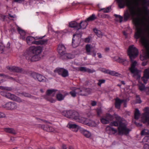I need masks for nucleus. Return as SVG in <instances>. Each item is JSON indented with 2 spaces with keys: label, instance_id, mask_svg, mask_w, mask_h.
I'll use <instances>...</instances> for the list:
<instances>
[{
  "label": "nucleus",
  "instance_id": "nucleus-4",
  "mask_svg": "<svg viewBox=\"0 0 149 149\" xmlns=\"http://www.w3.org/2000/svg\"><path fill=\"white\" fill-rule=\"evenodd\" d=\"M45 36L42 37H33L31 36H28L26 38V41L27 43L29 45L32 44H35L37 45H43L46 44L47 43V40H39L38 41H36L37 39H41Z\"/></svg>",
  "mask_w": 149,
  "mask_h": 149
},
{
  "label": "nucleus",
  "instance_id": "nucleus-55",
  "mask_svg": "<svg viewBox=\"0 0 149 149\" xmlns=\"http://www.w3.org/2000/svg\"><path fill=\"white\" fill-rule=\"evenodd\" d=\"M143 148L144 149H149V145L147 144H145Z\"/></svg>",
  "mask_w": 149,
  "mask_h": 149
},
{
  "label": "nucleus",
  "instance_id": "nucleus-49",
  "mask_svg": "<svg viewBox=\"0 0 149 149\" xmlns=\"http://www.w3.org/2000/svg\"><path fill=\"white\" fill-rule=\"evenodd\" d=\"M111 7H108L106 8H104V13H107L109 12L110 10L111 9Z\"/></svg>",
  "mask_w": 149,
  "mask_h": 149
},
{
  "label": "nucleus",
  "instance_id": "nucleus-16",
  "mask_svg": "<svg viewBox=\"0 0 149 149\" xmlns=\"http://www.w3.org/2000/svg\"><path fill=\"white\" fill-rule=\"evenodd\" d=\"M8 95L7 98L13 101H16L19 102H21V99L19 97H18L15 95L9 93H8Z\"/></svg>",
  "mask_w": 149,
  "mask_h": 149
},
{
  "label": "nucleus",
  "instance_id": "nucleus-8",
  "mask_svg": "<svg viewBox=\"0 0 149 149\" xmlns=\"http://www.w3.org/2000/svg\"><path fill=\"white\" fill-rule=\"evenodd\" d=\"M54 72L58 73L59 75L64 77H68L69 75L68 71L63 68H56L54 70Z\"/></svg>",
  "mask_w": 149,
  "mask_h": 149
},
{
  "label": "nucleus",
  "instance_id": "nucleus-3",
  "mask_svg": "<svg viewBox=\"0 0 149 149\" xmlns=\"http://www.w3.org/2000/svg\"><path fill=\"white\" fill-rule=\"evenodd\" d=\"M127 54L130 59L131 64V67L129 68V70L132 73H134L138 70L135 68L137 62L136 61H133L138 55L139 52L138 49L134 45L130 46L128 48Z\"/></svg>",
  "mask_w": 149,
  "mask_h": 149
},
{
  "label": "nucleus",
  "instance_id": "nucleus-45",
  "mask_svg": "<svg viewBox=\"0 0 149 149\" xmlns=\"http://www.w3.org/2000/svg\"><path fill=\"white\" fill-rule=\"evenodd\" d=\"M105 81V80L104 79H100L98 80L97 85L99 86H101V84L102 83H104Z\"/></svg>",
  "mask_w": 149,
  "mask_h": 149
},
{
  "label": "nucleus",
  "instance_id": "nucleus-42",
  "mask_svg": "<svg viewBox=\"0 0 149 149\" xmlns=\"http://www.w3.org/2000/svg\"><path fill=\"white\" fill-rule=\"evenodd\" d=\"M110 125L111 126L117 127L118 126V123L117 121H113L110 123Z\"/></svg>",
  "mask_w": 149,
  "mask_h": 149
},
{
  "label": "nucleus",
  "instance_id": "nucleus-52",
  "mask_svg": "<svg viewBox=\"0 0 149 149\" xmlns=\"http://www.w3.org/2000/svg\"><path fill=\"white\" fill-rule=\"evenodd\" d=\"M136 102L137 103H141V101L140 100V98L139 95H136Z\"/></svg>",
  "mask_w": 149,
  "mask_h": 149
},
{
  "label": "nucleus",
  "instance_id": "nucleus-40",
  "mask_svg": "<svg viewBox=\"0 0 149 149\" xmlns=\"http://www.w3.org/2000/svg\"><path fill=\"white\" fill-rule=\"evenodd\" d=\"M69 127L70 128L74 129L79 127V126L76 124H68Z\"/></svg>",
  "mask_w": 149,
  "mask_h": 149
},
{
  "label": "nucleus",
  "instance_id": "nucleus-56",
  "mask_svg": "<svg viewBox=\"0 0 149 149\" xmlns=\"http://www.w3.org/2000/svg\"><path fill=\"white\" fill-rule=\"evenodd\" d=\"M5 114L3 113L0 112V118H3L5 117Z\"/></svg>",
  "mask_w": 149,
  "mask_h": 149
},
{
  "label": "nucleus",
  "instance_id": "nucleus-27",
  "mask_svg": "<svg viewBox=\"0 0 149 149\" xmlns=\"http://www.w3.org/2000/svg\"><path fill=\"white\" fill-rule=\"evenodd\" d=\"M81 133L85 137L87 138H89L91 136V134L88 131L82 129L81 130Z\"/></svg>",
  "mask_w": 149,
  "mask_h": 149
},
{
  "label": "nucleus",
  "instance_id": "nucleus-44",
  "mask_svg": "<svg viewBox=\"0 0 149 149\" xmlns=\"http://www.w3.org/2000/svg\"><path fill=\"white\" fill-rule=\"evenodd\" d=\"M54 130V129L51 127L47 126L46 129H45V131L48 132H52Z\"/></svg>",
  "mask_w": 149,
  "mask_h": 149
},
{
  "label": "nucleus",
  "instance_id": "nucleus-32",
  "mask_svg": "<svg viewBox=\"0 0 149 149\" xmlns=\"http://www.w3.org/2000/svg\"><path fill=\"white\" fill-rule=\"evenodd\" d=\"M96 19L97 17L95 16L94 14H93L91 16L87 18L86 20L87 21L89 22L90 21H93Z\"/></svg>",
  "mask_w": 149,
  "mask_h": 149
},
{
  "label": "nucleus",
  "instance_id": "nucleus-28",
  "mask_svg": "<svg viewBox=\"0 0 149 149\" xmlns=\"http://www.w3.org/2000/svg\"><path fill=\"white\" fill-rule=\"evenodd\" d=\"M4 130L6 132L14 134H16V132L13 129L10 128H5Z\"/></svg>",
  "mask_w": 149,
  "mask_h": 149
},
{
  "label": "nucleus",
  "instance_id": "nucleus-31",
  "mask_svg": "<svg viewBox=\"0 0 149 149\" xmlns=\"http://www.w3.org/2000/svg\"><path fill=\"white\" fill-rule=\"evenodd\" d=\"M140 115V113L138 109H136L134 113V118L138 120L139 119Z\"/></svg>",
  "mask_w": 149,
  "mask_h": 149
},
{
  "label": "nucleus",
  "instance_id": "nucleus-9",
  "mask_svg": "<svg viewBox=\"0 0 149 149\" xmlns=\"http://www.w3.org/2000/svg\"><path fill=\"white\" fill-rule=\"evenodd\" d=\"M57 90L54 89H49L47 90L46 92V95L47 96V97H46V99L48 100L51 103H53L55 102V101L52 98H49L48 97L51 95L52 96H54L55 95V93Z\"/></svg>",
  "mask_w": 149,
  "mask_h": 149
},
{
  "label": "nucleus",
  "instance_id": "nucleus-59",
  "mask_svg": "<svg viewBox=\"0 0 149 149\" xmlns=\"http://www.w3.org/2000/svg\"><path fill=\"white\" fill-rule=\"evenodd\" d=\"M90 38H87L85 39V42H89L90 41Z\"/></svg>",
  "mask_w": 149,
  "mask_h": 149
},
{
  "label": "nucleus",
  "instance_id": "nucleus-10",
  "mask_svg": "<svg viewBox=\"0 0 149 149\" xmlns=\"http://www.w3.org/2000/svg\"><path fill=\"white\" fill-rule=\"evenodd\" d=\"M3 107L7 109L13 110L17 107L16 104L14 102H9L3 105Z\"/></svg>",
  "mask_w": 149,
  "mask_h": 149
},
{
  "label": "nucleus",
  "instance_id": "nucleus-63",
  "mask_svg": "<svg viewBox=\"0 0 149 149\" xmlns=\"http://www.w3.org/2000/svg\"><path fill=\"white\" fill-rule=\"evenodd\" d=\"M109 70H104L103 72L105 73H107L109 74Z\"/></svg>",
  "mask_w": 149,
  "mask_h": 149
},
{
  "label": "nucleus",
  "instance_id": "nucleus-7",
  "mask_svg": "<svg viewBox=\"0 0 149 149\" xmlns=\"http://www.w3.org/2000/svg\"><path fill=\"white\" fill-rule=\"evenodd\" d=\"M80 35L76 33L73 35L72 45L73 47H77L80 43Z\"/></svg>",
  "mask_w": 149,
  "mask_h": 149
},
{
  "label": "nucleus",
  "instance_id": "nucleus-24",
  "mask_svg": "<svg viewBox=\"0 0 149 149\" xmlns=\"http://www.w3.org/2000/svg\"><path fill=\"white\" fill-rule=\"evenodd\" d=\"M80 71L84 72H87L88 73H92L95 71L94 70H91L89 68H87L84 67H80L79 68Z\"/></svg>",
  "mask_w": 149,
  "mask_h": 149
},
{
  "label": "nucleus",
  "instance_id": "nucleus-23",
  "mask_svg": "<svg viewBox=\"0 0 149 149\" xmlns=\"http://www.w3.org/2000/svg\"><path fill=\"white\" fill-rule=\"evenodd\" d=\"M17 29L21 36L20 38L23 40L25 39L24 36L26 35L25 31L18 26H17Z\"/></svg>",
  "mask_w": 149,
  "mask_h": 149
},
{
  "label": "nucleus",
  "instance_id": "nucleus-43",
  "mask_svg": "<svg viewBox=\"0 0 149 149\" xmlns=\"http://www.w3.org/2000/svg\"><path fill=\"white\" fill-rule=\"evenodd\" d=\"M8 93H6L3 91H1L0 92V94L1 95L7 98L8 97Z\"/></svg>",
  "mask_w": 149,
  "mask_h": 149
},
{
  "label": "nucleus",
  "instance_id": "nucleus-57",
  "mask_svg": "<svg viewBox=\"0 0 149 149\" xmlns=\"http://www.w3.org/2000/svg\"><path fill=\"white\" fill-rule=\"evenodd\" d=\"M6 78L7 79H10L11 80H13L14 81L15 80V79L13 78V77H9L7 75V77H6Z\"/></svg>",
  "mask_w": 149,
  "mask_h": 149
},
{
  "label": "nucleus",
  "instance_id": "nucleus-50",
  "mask_svg": "<svg viewBox=\"0 0 149 149\" xmlns=\"http://www.w3.org/2000/svg\"><path fill=\"white\" fill-rule=\"evenodd\" d=\"M139 89L141 91H143L145 89V86L143 84L139 86Z\"/></svg>",
  "mask_w": 149,
  "mask_h": 149
},
{
  "label": "nucleus",
  "instance_id": "nucleus-58",
  "mask_svg": "<svg viewBox=\"0 0 149 149\" xmlns=\"http://www.w3.org/2000/svg\"><path fill=\"white\" fill-rule=\"evenodd\" d=\"M41 128L42 129L45 130V129H46L47 128V126L45 127V126L44 125H42L41 126Z\"/></svg>",
  "mask_w": 149,
  "mask_h": 149
},
{
  "label": "nucleus",
  "instance_id": "nucleus-20",
  "mask_svg": "<svg viewBox=\"0 0 149 149\" xmlns=\"http://www.w3.org/2000/svg\"><path fill=\"white\" fill-rule=\"evenodd\" d=\"M79 120L78 122L82 123L84 124L87 125L88 126H91V125L89 120L86 118L81 117L80 119H79Z\"/></svg>",
  "mask_w": 149,
  "mask_h": 149
},
{
  "label": "nucleus",
  "instance_id": "nucleus-47",
  "mask_svg": "<svg viewBox=\"0 0 149 149\" xmlns=\"http://www.w3.org/2000/svg\"><path fill=\"white\" fill-rule=\"evenodd\" d=\"M96 112L97 115L98 116H100V114L102 113V110L100 108L97 109Z\"/></svg>",
  "mask_w": 149,
  "mask_h": 149
},
{
  "label": "nucleus",
  "instance_id": "nucleus-12",
  "mask_svg": "<svg viewBox=\"0 0 149 149\" xmlns=\"http://www.w3.org/2000/svg\"><path fill=\"white\" fill-rule=\"evenodd\" d=\"M79 95L86 96L89 94L91 93V90L89 88H79Z\"/></svg>",
  "mask_w": 149,
  "mask_h": 149
},
{
  "label": "nucleus",
  "instance_id": "nucleus-14",
  "mask_svg": "<svg viewBox=\"0 0 149 149\" xmlns=\"http://www.w3.org/2000/svg\"><path fill=\"white\" fill-rule=\"evenodd\" d=\"M58 53L61 56L63 55L66 51L65 46L62 44H59L58 46Z\"/></svg>",
  "mask_w": 149,
  "mask_h": 149
},
{
  "label": "nucleus",
  "instance_id": "nucleus-26",
  "mask_svg": "<svg viewBox=\"0 0 149 149\" xmlns=\"http://www.w3.org/2000/svg\"><path fill=\"white\" fill-rule=\"evenodd\" d=\"M118 62L122 63L124 65L126 66L128 64V62L125 59H123L120 58H118L117 60Z\"/></svg>",
  "mask_w": 149,
  "mask_h": 149
},
{
  "label": "nucleus",
  "instance_id": "nucleus-5",
  "mask_svg": "<svg viewBox=\"0 0 149 149\" xmlns=\"http://www.w3.org/2000/svg\"><path fill=\"white\" fill-rule=\"evenodd\" d=\"M116 118L119 123L118 127V134H128L131 130L127 127L125 123L121 121V119L120 116H116Z\"/></svg>",
  "mask_w": 149,
  "mask_h": 149
},
{
  "label": "nucleus",
  "instance_id": "nucleus-17",
  "mask_svg": "<svg viewBox=\"0 0 149 149\" xmlns=\"http://www.w3.org/2000/svg\"><path fill=\"white\" fill-rule=\"evenodd\" d=\"M72 91H70V94L71 96L73 97H75L76 96V94H77L79 95V88H71Z\"/></svg>",
  "mask_w": 149,
  "mask_h": 149
},
{
  "label": "nucleus",
  "instance_id": "nucleus-25",
  "mask_svg": "<svg viewBox=\"0 0 149 149\" xmlns=\"http://www.w3.org/2000/svg\"><path fill=\"white\" fill-rule=\"evenodd\" d=\"M78 24L75 21H72L69 23V26L70 27L74 28L78 30Z\"/></svg>",
  "mask_w": 149,
  "mask_h": 149
},
{
  "label": "nucleus",
  "instance_id": "nucleus-60",
  "mask_svg": "<svg viewBox=\"0 0 149 149\" xmlns=\"http://www.w3.org/2000/svg\"><path fill=\"white\" fill-rule=\"evenodd\" d=\"M67 148L66 145L65 144H63L62 145V149H67Z\"/></svg>",
  "mask_w": 149,
  "mask_h": 149
},
{
  "label": "nucleus",
  "instance_id": "nucleus-46",
  "mask_svg": "<svg viewBox=\"0 0 149 149\" xmlns=\"http://www.w3.org/2000/svg\"><path fill=\"white\" fill-rule=\"evenodd\" d=\"M114 15L116 17L118 18H119V21L120 23H121L122 22V19H123V17H122L120 15H116V14Z\"/></svg>",
  "mask_w": 149,
  "mask_h": 149
},
{
  "label": "nucleus",
  "instance_id": "nucleus-62",
  "mask_svg": "<svg viewBox=\"0 0 149 149\" xmlns=\"http://www.w3.org/2000/svg\"><path fill=\"white\" fill-rule=\"evenodd\" d=\"M10 44L9 43H8L7 44V46L6 47H5V48H6V50L7 49H8L10 48Z\"/></svg>",
  "mask_w": 149,
  "mask_h": 149
},
{
  "label": "nucleus",
  "instance_id": "nucleus-48",
  "mask_svg": "<svg viewBox=\"0 0 149 149\" xmlns=\"http://www.w3.org/2000/svg\"><path fill=\"white\" fill-rule=\"evenodd\" d=\"M118 73H117L115 71H110L109 70V74L111 75H115L117 76V74Z\"/></svg>",
  "mask_w": 149,
  "mask_h": 149
},
{
  "label": "nucleus",
  "instance_id": "nucleus-13",
  "mask_svg": "<svg viewBox=\"0 0 149 149\" xmlns=\"http://www.w3.org/2000/svg\"><path fill=\"white\" fill-rule=\"evenodd\" d=\"M145 110L146 111L145 112L142 117V119L144 120V123L148 122L149 123V108L145 107Z\"/></svg>",
  "mask_w": 149,
  "mask_h": 149
},
{
  "label": "nucleus",
  "instance_id": "nucleus-29",
  "mask_svg": "<svg viewBox=\"0 0 149 149\" xmlns=\"http://www.w3.org/2000/svg\"><path fill=\"white\" fill-rule=\"evenodd\" d=\"M71 112L72 111H65L62 112V114L66 117L70 118L71 117Z\"/></svg>",
  "mask_w": 149,
  "mask_h": 149
},
{
  "label": "nucleus",
  "instance_id": "nucleus-2",
  "mask_svg": "<svg viewBox=\"0 0 149 149\" xmlns=\"http://www.w3.org/2000/svg\"><path fill=\"white\" fill-rule=\"evenodd\" d=\"M42 51V49L40 47L30 46L25 56L26 60L31 62L39 60L40 59L39 54Z\"/></svg>",
  "mask_w": 149,
  "mask_h": 149
},
{
  "label": "nucleus",
  "instance_id": "nucleus-1",
  "mask_svg": "<svg viewBox=\"0 0 149 149\" xmlns=\"http://www.w3.org/2000/svg\"><path fill=\"white\" fill-rule=\"evenodd\" d=\"M120 8H124L125 5L128 7L129 11L127 10L124 13V20L126 21L130 16L134 17L137 15L136 9H138L140 4L144 5L146 4L149 6V0H135L133 4H131L130 0H116Z\"/></svg>",
  "mask_w": 149,
  "mask_h": 149
},
{
  "label": "nucleus",
  "instance_id": "nucleus-19",
  "mask_svg": "<svg viewBox=\"0 0 149 149\" xmlns=\"http://www.w3.org/2000/svg\"><path fill=\"white\" fill-rule=\"evenodd\" d=\"M70 118L77 120L78 122L79 120V119H80L79 118V115L78 113L76 111H72Z\"/></svg>",
  "mask_w": 149,
  "mask_h": 149
},
{
  "label": "nucleus",
  "instance_id": "nucleus-64",
  "mask_svg": "<svg viewBox=\"0 0 149 149\" xmlns=\"http://www.w3.org/2000/svg\"><path fill=\"white\" fill-rule=\"evenodd\" d=\"M79 128V127H77L76 128L73 129L74 130H73V131L75 132H77Z\"/></svg>",
  "mask_w": 149,
  "mask_h": 149
},
{
  "label": "nucleus",
  "instance_id": "nucleus-53",
  "mask_svg": "<svg viewBox=\"0 0 149 149\" xmlns=\"http://www.w3.org/2000/svg\"><path fill=\"white\" fill-rule=\"evenodd\" d=\"M23 95L25 97H31V95L30 94L26 93H23Z\"/></svg>",
  "mask_w": 149,
  "mask_h": 149
},
{
  "label": "nucleus",
  "instance_id": "nucleus-39",
  "mask_svg": "<svg viewBox=\"0 0 149 149\" xmlns=\"http://www.w3.org/2000/svg\"><path fill=\"white\" fill-rule=\"evenodd\" d=\"M100 120L101 123L103 124H107L109 123V121L106 118H101L100 119Z\"/></svg>",
  "mask_w": 149,
  "mask_h": 149
},
{
  "label": "nucleus",
  "instance_id": "nucleus-34",
  "mask_svg": "<svg viewBox=\"0 0 149 149\" xmlns=\"http://www.w3.org/2000/svg\"><path fill=\"white\" fill-rule=\"evenodd\" d=\"M6 50V48L3 45V43L0 42V53L1 54L3 53L4 51Z\"/></svg>",
  "mask_w": 149,
  "mask_h": 149
},
{
  "label": "nucleus",
  "instance_id": "nucleus-18",
  "mask_svg": "<svg viewBox=\"0 0 149 149\" xmlns=\"http://www.w3.org/2000/svg\"><path fill=\"white\" fill-rule=\"evenodd\" d=\"M93 48V47H92L91 46L89 45H86V52L87 54H91L90 52L91 50L92 51V49ZM92 52H93V56L95 57L96 55V53L94 51V50H92Z\"/></svg>",
  "mask_w": 149,
  "mask_h": 149
},
{
  "label": "nucleus",
  "instance_id": "nucleus-54",
  "mask_svg": "<svg viewBox=\"0 0 149 149\" xmlns=\"http://www.w3.org/2000/svg\"><path fill=\"white\" fill-rule=\"evenodd\" d=\"M91 104L92 106H94L96 105L97 103L95 101H92Z\"/></svg>",
  "mask_w": 149,
  "mask_h": 149
},
{
  "label": "nucleus",
  "instance_id": "nucleus-38",
  "mask_svg": "<svg viewBox=\"0 0 149 149\" xmlns=\"http://www.w3.org/2000/svg\"><path fill=\"white\" fill-rule=\"evenodd\" d=\"M106 118L107 120H108L109 122L113 120V116L109 114H107L106 115Z\"/></svg>",
  "mask_w": 149,
  "mask_h": 149
},
{
  "label": "nucleus",
  "instance_id": "nucleus-11",
  "mask_svg": "<svg viewBox=\"0 0 149 149\" xmlns=\"http://www.w3.org/2000/svg\"><path fill=\"white\" fill-rule=\"evenodd\" d=\"M8 69H9L10 71L14 72H20L22 73H25L26 72V71L24 70L22 68L18 67L15 66L9 67L8 68Z\"/></svg>",
  "mask_w": 149,
  "mask_h": 149
},
{
  "label": "nucleus",
  "instance_id": "nucleus-30",
  "mask_svg": "<svg viewBox=\"0 0 149 149\" xmlns=\"http://www.w3.org/2000/svg\"><path fill=\"white\" fill-rule=\"evenodd\" d=\"M68 93H67L65 94V95L63 96L61 94L58 93L57 94L56 97L58 100L60 101L64 99L65 95H68Z\"/></svg>",
  "mask_w": 149,
  "mask_h": 149
},
{
  "label": "nucleus",
  "instance_id": "nucleus-36",
  "mask_svg": "<svg viewBox=\"0 0 149 149\" xmlns=\"http://www.w3.org/2000/svg\"><path fill=\"white\" fill-rule=\"evenodd\" d=\"M141 134L142 135L148 136L149 134V130L147 129H144L141 132Z\"/></svg>",
  "mask_w": 149,
  "mask_h": 149
},
{
  "label": "nucleus",
  "instance_id": "nucleus-22",
  "mask_svg": "<svg viewBox=\"0 0 149 149\" xmlns=\"http://www.w3.org/2000/svg\"><path fill=\"white\" fill-rule=\"evenodd\" d=\"M88 24L86 20L82 21L81 22L78 24V30L79 29H84L86 27Z\"/></svg>",
  "mask_w": 149,
  "mask_h": 149
},
{
  "label": "nucleus",
  "instance_id": "nucleus-33",
  "mask_svg": "<svg viewBox=\"0 0 149 149\" xmlns=\"http://www.w3.org/2000/svg\"><path fill=\"white\" fill-rule=\"evenodd\" d=\"M134 74L133 77L137 79H139L141 77V76L140 74L139 73V70H137L136 71H135L134 73H133Z\"/></svg>",
  "mask_w": 149,
  "mask_h": 149
},
{
  "label": "nucleus",
  "instance_id": "nucleus-15",
  "mask_svg": "<svg viewBox=\"0 0 149 149\" xmlns=\"http://www.w3.org/2000/svg\"><path fill=\"white\" fill-rule=\"evenodd\" d=\"M107 133L109 134H114L117 132V130L110 126H107L106 128Z\"/></svg>",
  "mask_w": 149,
  "mask_h": 149
},
{
  "label": "nucleus",
  "instance_id": "nucleus-41",
  "mask_svg": "<svg viewBox=\"0 0 149 149\" xmlns=\"http://www.w3.org/2000/svg\"><path fill=\"white\" fill-rule=\"evenodd\" d=\"M143 142L144 143L145 142H149V134L148 136H146L143 139Z\"/></svg>",
  "mask_w": 149,
  "mask_h": 149
},
{
  "label": "nucleus",
  "instance_id": "nucleus-6",
  "mask_svg": "<svg viewBox=\"0 0 149 149\" xmlns=\"http://www.w3.org/2000/svg\"><path fill=\"white\" fill-rule=\"evenodd\" d=\"M31 76L35 79L37 80L40 82H46V78L40 74L36 72H32L31 74Z\"/></svg>",
  "mask_w": 149,
  "mask_h": 149
},
{
  "label": "nucleus",
  "instance_id": "nucleus-37",
  "mask_svg": "<svg viewBox=\"0 0 149 149\" xmlns=\"http://www.w3.org/2000/svg\"><path fill=\"white\" fill-rule=\"evenodd\" d=\"M63 55H64L65 57H66L68 59L72 58L74 57V56L73 54L69 53L66 54L65 53Z\"/></svg>",
  "mask_w": 149,
  "mask_h": 149
},
{
  "label": "nucleus",
  "instance_id": "nucleus-61",
  "mask_svg": "<svg viewBox=\"0 0 149 149\" xmlns=\"http://www.w3.org/2000/svg\"><path fill=\"white\" fill-rule=\"evenodd\" d=\"M0 76L3 77L4 78H6L7 77V75H5L3 74H0Z\"/></svg>",
  "mask_w": 149,
  "mask_h": 149
},
{
  "label": "nucleus",
  "instance_id": "nucleus-51",
  "mask_svg": "<svg viewBox=\"0 0 149 149\" xmlns=\"http://www.w3.org/2000/svg\"><path fill=\"white\" fill-rule=\"evenodd\" d=\"M3 90H7L8 91H10L12 90V88L10 87H4L3 86Z\"/></svg>",
  "mask_w": 149,
  "mask_h": 149
},
{
  "label": "nucleus",
  "instance_id": "nucleus-21",
  "mask_svg": "<svg viewBox=\"0 0 149 149\" xmlns=\"http://www.w3.org/2000/svg\"><path fill=\"white\" fill-rule=\"evenodd\" d=\"M115 100V107L116 108L119 109L120 108L121 103L124 101V100H121L118 98H116Z\"/></svg>",
  "mask_w": 149,
  "mask_h": 149
},
{
  "label": "nucleus",
  "instance_id": "nucleus-35",
  "mask_svg": "<svg viewBox=\"0 0 149 149\" xmlns=\"http://www.w3.org/2000/svg\"><path fill=\"white\" fill-rule=\"evenodd\" d=\"M93 31L98 37H100L102 36V32L100 31L97 30L96 29H93Z\"/></svg>",
  "mask_w": 149,
  "mask_h": 149
}]
</instances>
